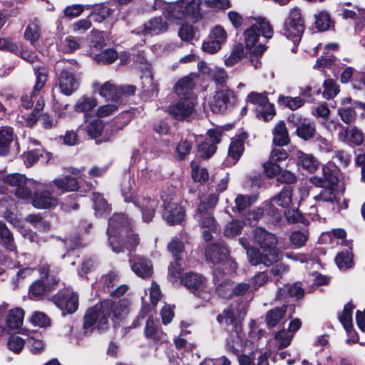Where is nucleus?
<instances>
[{
  "mask_svg": "<svg viewBox=\"0 0 365 365\" xmlns=\"http://www.w3.org/2000/svg\"><path fill=\"white\" fill-rule=\"evenodd\" d=\"M254 242L259 249L255 247L247 250V259L251 265L270 267L282 259V254L277 248V239L274 234L257 227L254 231Z\"/></svg>",
  "mask_w": 365,
  "mask_h": 365,
  "instance_id": "1",
  "label": "nucleus"
},
{
  "mask_svg": "<svg viewBox=\"0 0 365 365\" xmlns=\"http://www.w3.org/2000/svg\"><path fill=\"white\" fill-rule=\"evenodd\" d=\"M128 220L124 215H114L108 222L107 233L113 252L119 253L125 249L132 251L138 245V238L129 232Z\"/></svg>",
  "mask_w": 365,
  "mask_h": 365,
  "instance_id": "2",
  "label": "nucleus"
},
{
  "mask_svg": "<svg viewBox=\"0 0 365 365\" xmlns=\"http://www.w3.org/2000/svg\"><path fill=\"white\" fill-rule=\"evenodd\" d=\"M255 23L246 29L244 32L245 47L247 50L251 51L256 55H262L266 48L262 44L256 46L259 41L260 34L266 38H270L273 36V29L269 22L264 18L258 17L254 19Z\"/></svg>",
  "mask_w": 365,
  "mask_h": 365,
  "instance_id": "3",
  "label": "nucleus"
},
{
  "mask_svg": "<svg viewBox=\"0 0 365 365\" xmlns=\"http://www.w3.org/2000/svg\"><path fill=\"white\" fill-rule=\"evenodd\" d=\"M108 307L104 302L89 308L83 317V329L84 334L91 333L93 329H107L109 325Z\"/></svg>",
  "mask_w": 365,
  "mask_h": 365,
  "instance_id": "4",
  "label": "nucleus"
},
{
  "mask_svg": "<svg viewBox=\"0 0 365 365\" xmlns=\"http://www.w3.org/2000/svg\"><path fill=\"white\" fill-rule=\"evenodd\" d=\"M304 30L305 21L300 9H292L284 19L282 34L297 45L300 42Z\"/></svg>",
  "mask_w": 365,
  "mask_h": 365,
  "instance_id": "5",
  "label": "nucleus"
},
{
  "mask_svg": "<svg viewBox=\"0 0 365 365\" xmlns=\"http://www.w3.org/2000/svg\"><path fill=\"white\" fill-rule=\"evenodd\" d=\"M41 279L36 280L29 287V294L32 299H40L46 293L51 292L50 283L56 284L58 282L54 274V271L51 269L49 264H42L39 269Z\"/></svg>",
  "mask_w": 365,
  "mask_h": 365,
  "instance_id": "6",
  "label": "nucleus"
},
{
  "mask_svg": "<svg viewBox=\"0 0 365 365\" xmlns=\"http://www.w3.org/2000/svg\"><path fill=\"white\" fill-rule=\"evenodd\" d=\"M2 181L14 188V195L19 199L28 200L31 197L33 181L25 175L20 173L8 174L2 178Z\"/></svg>",
  "mask_w": 365,
  "mask_h": 365,
  "instance_id": "7",
  "label": "nucleus"
},
{
  "mask_svg": "<svg viewBox=\"0 0 365 365\" xmlns=\"http://www.w3.org/2000/svg\"><path fill=\"white\" fill-rule=\"evenodd\" d=\"M200 4V0H179L174 3L173 9L169 11V15L175 19L190 16L194 21H197L202 18Z\"/></svg>",
  "mask_w": 365,
  "mask_h": 365,
  "instance_id": "8",
  "label": "nucleus"
},
{
  "mask_svg": "<svg viewBox=\"0 0 365 365\" xmlns=\"http://www.w3.org/2000/svg\"><path fill=\"white\" fill-rule=\"evenodd\" d=\"M246 102L257 106V116L265 122L271 120L275 115L274 106L269 103L267 92L252 91L247 96Z\"/></svg>",
  "mask_w": 365,
  "mask_h": 365,
  "instance_id": "9",
  "label": "nucleus"
},
{
  "mask_svg": "<svg viewBox=\"0 0 365 365\" xmlns=\"http://www.w3.org/2000/svg\"><path fill=\"white\" fill-rule=\"evenodd\" d=\"M180 283L185 285L194 294L205 300L209 299V294L206 291L205 278L197 273L187 272L180 279Z\"/></svg>",
  "mask_w": 365,
  "mask_h": 365,
  "instance_id": "10",
  "label": "nucleus"
},
{
  "mask_svg": "<svg viewBox=\"0 0 365 365\" xmlns=\"http://www.w3.org/2000/svg\"><path fill=\"white\" fill-rule=\"evenodd\" d=\"M53 302L60 309L68 314L75 312L78 306V296L68 289L60 290L53 297Z\"/></svg>",
  "mask_w": 365,
  "mask_h": 365,
  "instance_id": "11",
  "label": "nucleus"
},
{
  "mask_svg": "<svg viewBox=\"0 0 365 365\" xmlns=\"http://www.w3.org/2000/svg\"><path fill=\"white\" fill-rule=\"evenodd\" d=\"M36 76V83L30 95H24L21 97V106L26 109H30L34 105L32 98L36 96L44 87L47 81L48 70L43 66L34 68Z\"/></svg>",
  "mask_w": 365,
  "mask_h": 365,
  "instance_id": "12",
  "label": "nucleus"
},
{
  "mask_svg": "<svg viewBox=\"0 0 365 365\" xmlns=\"http://www.w3.org/2000/svg\"><path fill=\"white\" fill-rule=\"evenodd\" d=\"M163 200L164 210L163 212V218L170 225L180 223L185 217V210L182 207L178 205L171 197H166Z\"/></svg>",
  "mask_w": 365,
  "mask_h": 365,
  "instance_id": "13",
  "label": "nucleus"
},
{
  "mask_svg": "<svg viewBox=\"0 0 365 365\" xmlns=\"http://www.w3.org/2000/svg\"><path fill=\"white\" fill-rule=\"evenodd\" d=\"M235 100L233 91L225 88L217 91L210 102V109L213 113H222L232 106Z\"/></svg>",
  "mask_w": 365,
  "mask_h": 365,
  "instance_id": "14",
  "label": "nucleus"
},
{
  "mask_svg": "<svg viewBox=\"0 0 365 365\" xmlns=\"http://www.w3.org/2000/svg\"><path fill=\"white\" fill-rule=\"evenodd\" d=\"M288 120L297 127L296 133L299 138L308 140L315 135L316 128L314 122L304 118L298 114H292Z\"/></svg>",
  "mask_w": 365,
  "mask_h": 365,
  "instance_id": "15",
  "label": "nucleus"
},
{
  "mask_svg": "<svg viewBox=\"0 0 365 365\" xmlns=\"http://www.w3.org/2000/svg\"><path fill=\"white\" fill-rule=\"evenodd\" d=\"M205 257L207 261L215 264H225L230 262L228 250L222 242L213 243L207 246Z\"/></svg>",
  "mask_w": 365,
  "mask_h": 365,
  "instance_id": "16",
  "label": "nucleus"
},
{
  "mask_svg": "<svg viewBox=\"0 0 365 365\" xmlns=\"http://www.w3.org/2000/svg\"><path fill=\"white\" fill-rule=\"evenodd\" d=\"M195 110V103L191 99H184L168 107L169 114L175 119L182 120L190 116Z\"/></svg>",
  "mask_w": 365,
  "mask_h": 365,
  "instance_id": "17",
  "label": "nucleus"
},
{
  "mask_svg": "<svg viewBox=\"0 0 365 365\" xmlns=\"http://www.w3.org/2000/svg\"><path fill=\"white\" fill-rule=\"evenodd\" d=\"M32 204L38 209H48L56 207L58 204V200L53 196L51 191L45 190L34 193Z\"/></svg>",
  "mask_w": 365,
  "mask_h": 365,
  "instance_id": "18",
  "label": "nucleus"
},
{
  "mask_svg": "<svg viewBox=\"0 0 365 365\" xmlns=\"http://www.w3.org/2000/svg\"><path fill=\"white\" fill-rule=\"evenodd\" d=\"M235 334L237 336V340H233L232 342L227 341V349L232 351L234 354H236L238 356V361L240 365H252L254 364V359L255 356L258 354L257 351L250 353L249 355L242 354L238 355V347L243 346V342L241 339V336L238 332L237 327H236V329L235 331Z\"/></svg>",
  "mask_w": 365,
  "mask_h": 365,
  "instance_id": "19",
  "label": "nucleus"
},
{
  "mask_svg": "<svg viewBox=\"0 0 365 365\" xmlns=\"http://www.w3.org/2000/svg\"><path fill=\"white\" fill-rule=\"evenodd\" d=\"M58 86L61 92L70 96L78 87V80L67 70H63L58 78Z\"/></svg>",
  "mask_w": 365,
  "mask_h": 365,
  "instance_id": "20",
  "label": "nucleus"
},
{
  "mask_svg": "<svg viewBox=\"0 0 365 365\" xmlns=\"http://www.w3.org/2000/svg\"><path fill=\"white\" fill-rule=\"evenodd\" d=\"M133 272L140 277L148 278L153 274L152 262L143 257H138L129 260Z\"/></svg>",
  "mask_w": 365,
  "mask_h": 365,
  "instance_id": "21",
  "label": "nucleus"
},
{
  "mask_svg": "<svg viewBox=\"0 0 365 365\" xmlns=\"http://www.w3.org/2000/svg\"><path fill=\"white\" fill-rule=\"evenodd\" d=\"M141 69L143 71L141 76L143 91L150 97L155 96L158 91V83L153 79L150 65L146 63Z\"/></svg>",
  "mask_w": 365,
  "mask_h": 365,
  "instance_id": "22",
  "label": "nucleus"
},
{
  "mask_svg": "<svg viewBox=\"0 0 365 365\" xmlns=\"http://www.w3.org/2000/svg\"><path fill=\"white\" fill-rule=\"evenodd\" d=\"M195 78H196V75L191 73L180 78L175 85V93L181 98L190 99L188 96L195 88Z\"/></svg>",
  "mask_w": 365,
  "mask_h": 365,
  "instance_id": "23",
  "label": "nucleus"
},
{
  "mask_svg": "<svg viewBox=\"0 0 365 365\" xmlns=\"http://www.w3.org/2000/svg\"><path fill=\"white\" fill-rule=\"evenodd\" d=\"M135 205L140 208L143 222L152 221L158 207V201L150 197H146L138 200Z\"/></svg>",
  "mask_w": 365,
  "mask_h": 365,
  "instance_id": "24",
  "label": "nucleus"
},
{
  "mask_svg": "<svg viewBox=\"0 0 365 365\" xmlns=\"http://www.w3.org/2000/svg\"><path fill=\"white\" fill-rule=\"evenodd\" d=\"M168 29L167 23L160 18H154L144 25L143 29H137L134 32L137 34L143 33L144 35H158Z\"/></svg>",
  "mask_w": 365,
  "mask_h": 365,
  "instance_id": "25",
  "label": "nucleus"
},
{
  "mask_svg": "<svg viewBox=\"0 0 365 365\" xmlns=\"http://www.w3.org/2000/svg\"><path fill=\"white\" fill-rule=\"evenodd\" d=\"M14 138L13 128L7 125L0 127V156H5L9 153L10 144Z\"/></svg>",
  "mask_w": 365,
  "mask_h": 365,
  "instance_id": "26",
  "label": "nucleus"
},
{
  "mask_svg": "<svg viewBox=\"0 0 365 365\" xmlns=\"http://www.w3.org/2000/svg\"><path fill=\"white\" fill-rule=\"evenodd\" d=\"M339 136L343 140H347L355 145H361L364 143V133L357 127H343L339 133Z\"/></svg>",
  "mask_w": 365,
  "mask_h": 365,
  "instance_id": "27",
  "label": "nucleus"
},
{
  "mask_svg": "<svg viewBox=\"0 0 365 365\" xmlns=\"http://www.w3.org/2000/svg\"><path fill=\"white\" fill-rule=\"evenodd\" d=\"M25 312L23 309L16 307L9 310L6 319V324L9 330H16L22 324L24 319Z\"/></svg>",
  "mask_w": 365,
  "mask_h": 365,
  "instance_id": "28",
  "label": "nucleus"
},
{
  "mask_svg": "<svg viewBox=\"0 0 365 365\" xmlns=\"http://www.w3.org/2000/svg\"><path fill=\"white\" fill-rule=\"evenodd\" d=\"M52 183L57 187V189L61 190V193L76 191L79 188L77 180L69 175L56 178L52 181Z\"/></svg>",
  "mask_w": 365,
  "mask_h": 365,
  "instance_id": "29",
  "label": "nucleus"
},
{
  "mask_svg": "<svg viewBox=\"0 0 365 365\" xmlns=\"http://www.w3.org/2000/svg\"><path fill=\"white\" fill-rule=\"evenodd\" d=\"M297 163L309 173L315 172L319 168V162L312 154H307L302 151L297 153Z\"/></svg>",
  "mask_w": 365,
  "mask_h": 365,
  "instance_id": "30",
  "label": "nucleus"
},
{
  "mask_svg": "<svg viewBox=\"0 0 365 365\" xmlns=\"http://www.w3.org/2000/svg\"><path fill=\"white\" fill-rule=\"evenodd\" d=\"M104 304L108 307L109 317H111V313L115 318H120L124 317L128 313V303L125 300L118 301H105Z\"/></svg>",
  "mask_w": 365,
  "mask_h": 365,
  "instance_id": "31",
  "label": "nucleus"
},
{
  "mask_svg": "<svg viewBox=\"0 0 365 365\" xmlns=\"http://www.w3.org/2000/svg\"><path fill=\"white\" fill-rule=\"evenodd\" d=\"M287 306L282 305L280 307H274L269 310L265 317V322L268 327H274L284 317L287 312Z\"/></svg>",
  "mask_w": 365,
  "mask_h": 365,
  "instance_id": "32",
  "label": "nucleus"
},
{
  "mask_svg": "<svg viewBox=\"0 0 365 365\" xmlns=\"http://www.w3.org/2000/svg\"><path fill=\"white\" fill-rule=\"evenodd\" d=\"M144 334L146 338L151 339L155 342L163 341L165 338V334L157 329L152 317L146 320Z\"/></svg>",
  "mask_w": 365,
  "mask_h": 365,
  "instance_id": "33",
  "label": "nucleus"
},
{
  "mask_svg": "<svg viewBox=\"0 0 365 365\" xmlns=\"http://www.w3.org/2000/svg\"><path fill=\"white\" fill-rule=\"evenodd\" d=\"M273 141L279 145H286L289 143L288 131L284 122L278 123L273 131Z\"/></svg>",
  "mask_w": 365,
  "mask_h": 365,
  "instance_id": "34",
  "label": "nucleus"
},
{
  "mask_svg": "<svg viewBox=\"0 0 365 365\" xmlns=\"http://www.w3.org/2000/svg\"><path fill=\"white\" fill-rule=\"evenodd\" d=\"M292 199V188L284 187L281 192L271 199L272 203L282 207H288Z\"/></svg>",
  "mask_w": 365,
  "mask_h": 365,
  "instance_id": "35",
  "label": "nucleus"
},
{
  "mask_svg": "<svg viewBox=\"0 0 365 365\" xmlns=\"http://www.w3.org/2000/svg\"><path fill=\"white\" fill-rule=\"evenodd\" d=\"M41 36V24L37 19L31 20L25 30L24 38L32 44L36 42Z\"/></svg>",
  "mask_w": 365,
  "mask_h": 365,
  "instance_id": "36",
  "label": "nucleus"
},
{
  "mask_svg": "<svg viewBox=\"0 0 365 365\" xmlns=\"http://www.w3.org/2000/svg\"><path fill=\"white\" fill-rule=\"evenodd\" d=\"M99 93L108 101L117 102L120 99L118 94V86H115L110 81L105 83L99 88Z\"/></svg>",
  "mask_w": 365,
  "mask_h": 365,
  "instance_id": "37",
  "label": "nucleus"
},
{
  "mask_svg": "<svg viewBox=\"0 0 365 365\" xmlns=\"http://www.w3.org/2000/svg\"><path fill=\"white\" fill-rule=\"evenodd\" d=\"M0 238L4 246L9 251L16 252V246L14 243L13 235L3 222H0Z\"/></svg>",
  "mask_w": 365,
  "mask_h": 365,
  "instance_id": "38",
  "label": "nucleus"
},
{
  "mask_svg": "<svg viewBox=\"0 0 365 365\" xmlns=\"http://www.w3.org/2000/svg\"><path fill=\"white\" fill-rule=\"evenodd\" d=\"M244 151V143L240 139L233 140L228 150V160H232V163L235 164L240 159Z\"/></svg>",
  "mask_w": 365,
  "mask_h": 365,
  "instance_id": "39",
  "label": "nucleus"
},
{
  "mask_svg": "<svg viewBox=\"0 0 365 365\" xmlns=\"http://www.w3.org/2000/svg\"><path fill=\"white\" fill-rule=\"evenodd\" d=\"M26 221L40 231L46 232L51 227L50 223L41 214H30L26 217Z\"/></svg>",
  "mask_w": 365,
  "mask_h": 365,
  "instance_id": "40",
  "label": "nucleus"
},
{
  "mask_svg": "<svg viewBox=\"0 0 365 365\" xmlns=\"http://www.w3.org/2000/svg\"><path fill=\"white\" fill-rule=\"evenodd\" d=\"M278 102L280 105L284 106L292 110L302 107L304 104V100L301 96L291 97L280 96H279Z\"/></svg>",
  "mask_w": 365,
  "mask_h": 365,
  "instance_id": "41",
  "label": "nucleus"
},
{
  "mask_svg": "<svg viewBox=\"0 0 365 365\" xmlns=\"http://www.w3.org/2000/svg\"><path fill=\"white\" fill-rule=\"evenodd\" d=\"M250 287L249 284L242 282L236 285L235 287H229V293H223L222 286L217 289V293L224 298H229L232 297V294L242 296L247 293Z\"/></svg>",
  "mask_w": 365,
  "mask_h": 365,
  "instance_id": "42",
  "label": "nucleus"
},
{
  "mask_svg": "<svg viewBox=\"0 0 365 365\" xmlns=\"http://www.w3.org/2000/svg\"><path fill=\"white\" fill-rule=\"evenodd\" d=\"M113 12V10L106 4L96 6L90 14L96 22L101 23L105 21Z\"/></svg>",
  "mask_w": 365,
  "mask_h": 365,
  "instance_id": "43",
  "label": "nucleus"
},
{
  "mask_svg": "<svg viewBox=\"0 0 365 365\" xmlns=\"http://www.w3.org/2000/svg\"><path fill=\"white\" fill-rule=\"evenodd\" d=\"M93 200L96 216L102 217L104 214L110 212L109 205L101 194L94 193Z\"/></svg>",
  "mask_w": 365,
  "mask_h": 365,
  "instance_id": "44",
  "label": "nucleus"
},
{
  "mask_svg": "<svg viewBox=\"0 0 365 365\" xmlns=\"http://www.w3.org/2000/svg\"><path fill=\"white\" fill-rule=\"evenodd\" d=\"M118 53L113 49H106L93 57L94 60L98 63L110 64L118 58Z\"/></svg>",
  "mask_w": 365,
  "mask_h": 365,
  "instance_id": "45",
  "label": "nucleus"
},
{
  "mask_svg": "<svg viewBox=\"0 0 365 365\" xmlns=\"http://www.w3.org/2000/svg\"><path fill=\"white\" fill-rule=\"evenodd\" d=\"M97 106V102L94 98L82 97L75 105V110L87 114Z\"/></svg>",
  "mask_w": 365,
  "mask_h": 365,
  "instance_id": "46",
  "label": "nucleus"
},
{
  "mask_svg": "<svg viewBox=\"0 0 365 365\" xmlns=\"http://www.w3.org/2000/svg\"><path fill=\"white\" fill-rule=\"evenodd\" d=\"M257 356V365H268L269 362L276 363L279 362V359H284L286 357L287 353L282 352L279 354H274L272 356L271 352L259 353Z\"/></svg>",
  "mask_w": 365,
  "mask_h": 365,
  "instance_id": "47",
  "label": "nucleus"
},
{
  "mask_svg": "<svg viewBox=\"0 0 365 365\" xmlns=\"http://www.w3.org/2000/svg\"><path fill=\"white\" fill-rule=\"evenodd\" d=\"M353 309L354 306L348 303L344 306L342 314L339 317L341 323L347 331L352 329Z\"/></svg>",
  "mask_w": 365,
  "mask_h": 365,
  "instance_id": "48",
  "label": "nucleus"
},
{
  "mask_svg": "<svg viewBox=\"0 0 365 365\" xmlns=\"http://www.w3.org/2000/svg\"><path fill=\"white\" fill-rule=\"evenodd\" d=\"M244 55V47L242 43H237L232 49L230 56L225 60V64L231 67L240 61Z\"/></svg>",
  "mask_w": 365,
  "mask_h": 365,
  "instance_id": "49",
  "label": "nucleus"
},
{
  "mask_svg": "<svg viewBox=\"0 0 365 365\" xmlns=\"http://www.w3.org/2000/svg\"><path fill=\"white\" fill-rule=\"evenodd\" d=\"M180 259H178L177 257L175 261L170 263L168 267V278L173 283L178 282L180 279H181L180 276L183 269L182 267Z\"/></svg>",
  "mask_w": 365,
  "mask_h": 365,
  "instance_id": "50",
  "label": "nucleus"
},
{
  "mask_svg": "<svg viewBox=\"0 0 365 365\" xmlns=\"http://www.w3.org/2000/svg\"><path fill=\"white\" fill-rule=\"evenodd\" d=\"M323 96L327 99L334 98L339 92V86L331 78L326 79L323 83Z\"/></svg>",
  "mask_w": 365,
  "mask_h": 365,
  "instance_id": "51",
  "label": "nucleus"
},
{
  "mask_svg": "<svg viewBox=\"0 0 365 365\" xmlns=\"http://www.w3.org/2000/svg\"><path fill=\"white\" fill-rule=\"evenodd\" d=\"M335 262L340 269H347L352 264V255L349 250L342 251L339 253Z\"/></svg>",
  "mask_w": 365,
  "mask_h": 365,
  "instance_id": "52",
  "label": "nucleus"
},
{
  "mask_svg": "<svg viewBox=\"0 0 365 365\" xmlns=\"http://www.w3.org/2000/svg\"><path fill=\"white\" fill-rule=\"evenodd\" d=\"M236 312L232 307L225 309L222 314L217 316V319L220 324H234L236 321Z\"/></svg>",
  "mask_w": 365,
  "mask_h": 365,
  "instance_id": "53",
  "label": "nucleus"
},
{
  "mask_svg": "<svg viewBox=\"0 0 365 365\" xmlns=\"http://www.w3.org/2000/svg\"><path fill=\"white\" fill-rule=\"evenodd\" d=\"M255 200V196L238 195L235 200V208L237 211L242 212L254 203Z\"/></svg>",
  "mask_w": 365,
  "mask_h": 365,
  "instance_id": "54",
  "label": "nucleus"
},
{
  "mask_svg": "<svg viewBox=\"0 0 365 365\" xmlns=\"http://www.w3.org/2000/svg\"><path fill=\"white\" fill-rule=\"evenodd\" d=\"M192 178L196 182H204L208 179V172L195 162L191 163Z\"/></svg>",
  "mask_w": 365,
  "mask_h": 365,
  "instance_id": "55",
  "label": "nucleus"
},
{
  "mask_svg": "<svg viewBox=\"0 0 365 365\" xmlns=\"http://www.w3.org/2000/svg\"><path fill=\"white\" fill-rule=\"evenodd\" d=\"M335 187H327L322 190L319 195L314 197L316 201L334 202L336 200Z\"/></svg>",
  "mask_w": 365,
  "mask_h": 365,
  "instance_id": "56",
  "label": "nucleus"
},
{
  "mask_svg": "<svg viewBox=\"0 0 365 365\" xmlns=\"http://www.w3.org/2000/svg\"><path fill=\"white\" fill-rule=\"evenodd\" d=\"M168 249L175 259L177 257L181 259L183 254L184 245L178 237H173L168 245Z\"/></svg>",
  "mask_w": 365,
  "mask_h": 365,
  "instance_id": "57",
  "label": "nucleus"
},
{
  "mask_svg": "<svg viewBox=\"0 0 365 365\" xmlns=\"http://www.w3.org/2000/svg\"><path fill=\"white\" fill-rule=\"evenodd\" d=\"M244 227V222L240 220H233L227 224L225 235L227 237H234L239 235Z\"/></svg>",
  "mask_w": 365,
  "mask_h": 365,
  "instance_id": "58",
  "label": "nucleus"
},
{
  "mask_svg": "<svg viewBox=\"0 0 365 365\" xmlns=\"http://www.w3.org/2000/svg\"><path fill=\"white\" fill-rule=\"evenodd\" d=\"M337 112L341 120L346 124H351L356 120V113L353 108H340Z\"/></svg>",
  "mask_w": 365,
  "mask_h": 365,
  "instance_id": "59",
  "label": "nucleus"
},
{
  "mask_svg": "<svg viewBox=\"0 0 365 365\" xmlns=\"http://www.w3.org/2000/svg\"><path fill=\"white\" fill-rule=\"evenodd\" d=\"M218 202V196L216 194H210L205 199L202 200L197 207V212L200 214L203 212L213 208Z\"/></svg>",
  "mask_w": 365,
  "mask_h": 365,
  "instance_id": "60",
  "label": "nucleus"
},
{
  "mask_svg": "<svg viewBox=\"0 0 365 365\" xmlns=\"http://www.w3.org/2000/svg\"><path fill=\"white\" fill-rule=\"evenodd\" d=\"M331 23L330 16L328 13L325 11H322L316 16L315 24L319 31H324L329 29Z\"/></svg>",
  "mask_w": 365,
  "mask_h": 365,
  "instance_id": "61",
  "label": "nucleus"
},
{
  "mask_svg": "<svg viewBox=\"0 0 365 365\" xmlns=\"http://www.w3.org/2000/svg\"><path fill=\"white\" fill-rule=\"evenodd\" d=\"M103 130V123L101 120H94L87 126V133L91 138L101 135Z\"/></svg>",
  "mask_w": 365,
  "mask_h": 365,
  "instance_id": "62",
  "label": "nucleus"
},
{
  "mask_svg": "<svg viewBox=\"0 0 365 365\" xmlns=\"http://www.w3.org/2000/svg\"><path fill=\"white\" fill-rule=\"evenodd\" d=\"M31 322L36 326L47 327L51 324L49 317L43 312H35L33 313Z\"/></svg>",
  "mask_w": 365,
  "mask_h": 365,
  "instance_id": "63",
  "label": "nucleus"
},
{
  "mask_svg": "<svg viewBox=\"0 0 365 365\" xmlns=\"http://www.w3.org/2000/svg\"><path fill=\"white\" fill-rule=\"evenodd\" d=\"M25 345V340L19 336H11L7 341L8 348L14 353H19Z\"/></svg>",
  "mask_w": 365,
  "mask_h": 365,
  "instance_id": "64",
  "label": "nucleus"
}]
</instances>
